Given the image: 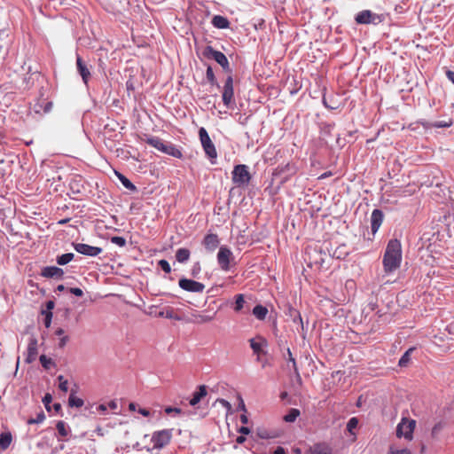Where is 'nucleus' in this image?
<instances>
[{"label":"nucleus","instance_id":"nucleus-33","mask_svg":"<svg viewBox=\"0 0 454 454\" xmlns=\"http://www.w3.org/2000/svg\"><path fill=\"white\" fill-rule=\"evenodd\" d=\"M116 175L125 188H127L129 191H136V189H137L136 186L132 184V182L129 178H127L125 176H123L121 173H116Z\"/></svg>","mask_w":454,"mask_h":454},{"label":"nucleus","instance_id":"nucleus-16","mask_svg":"<svg viewBox=\"0 0 454 454\" xmlns=\"http://www.w3.org/2000/svg\"><path fill=\"white\" fill-rule=\"evenodd\" d=\"M383 213L380 209H374L371 215V227L372 233H376L383 222Z\"/></svg>","mask_w":454,"mask_h":454},{"label":"nucleus","instance_id":"nucleus-64","mask_svg":"<svg viewBox=\"0 0 454 454\" xmlns=\"http://www.w3.org/2000/svg\"><path fill=\"white\" fill-rule=\"evenodd\" d=\"M64 290H65V286H64L63 285H59V286H57V291H59V292H62V291H64Z\"/></svg>","mask_w":454,"mask_h":454},{"label":"nucleus","instance_id":"nucleus-19","mask_svg":"<svg viewBox=\"0 0 454 454\" xmlns=\"http://www.w3.org/2000/svg\"><path fill=\"white\" fill-rule=\"evenodd\" d=\"M249 343L253 352L256 355H259L262 352V347L267 345L265 339L260 336L250 339Z\"/></svg>","mask_w":454,"mask_h":454},{"label":"nucleus","instance_id":"nucleus-32","mask_svg":"<svg viewBox=\"0 0 454 454\" xmlns=\"http://www.w3.org/2000/svg\"><path fill=\"white\" fill-rule=\"evenodd\" d=\"M299 416H300V411L298 409L292 408V409H290L288 413L284 416V420L286 422L292 423V422H294Z\"/></svg>","mask_w":454,"mask_h":454},{"label":"nucleus","instance_id":"nucleus-61","mask_svg":"<svg viewBox=\"0 0 454 454\" xmlns=\"http://www.w3.org/2000/svg\"><path fill=\"white\" fill-rule=\"evenodd\" d=\"M240 421L243 423V424H247L248 423V418L246 414H242L240 416Z\"/></svg>","mask_w":454,"mask_h":454},{"label":"nucleus","instance_id":"nucleus-42","mask_svg":"<svg viewBox=\"0 0 454 454\" xmlns=\"http://www.w3.org/2000/svg\"><path fill=\"white\" fill-rule=\"evenodd\" d=\"M387 454H412L410 450L404 448V449H395L393 446H391L388 450Z\"/></svg>","mask_w":454,"mask_h":454},{"label":"nucleus","instance_id":"nucleus-34","mask_svg":"<svg viewBox=\"0 0 454 454\" xmlns=\"http://www.w3.org/2000/svg\"><path fill=\"white\" fill-rule=\"evenodd\" d=\"M160 317H164L170 319H175L177 321L181 320V317L176 316L173 310V309L168 308L159 313Z\"/></svg>","mask_w":454,"mask_h":454},{"label":"nucleus","instance_id":"nucleus-25","mask_svg":"<svg viewBox=\"0 0 454 454\" xmlns=\"http://www.w3.org/2000/svg\"><path fill=\"white\" fill-rule=\"evenodd\" d=\"M268 314V309L262 305H256L253 309V315L259 320H264Z\"/></svg>","mask_w":454,"mask_h":454},{"label":"nucleus","instance_id":"nucleus-17","mask_svg":"<svg viewBox=\"0 0 454 454\" xmlns=\"http://www.w3.org/2000/svg\"><path fill=\"white\" fill-rule=\"evenodd\" d=\"M207 395V386L200 385L198 390L192 394V397L190 399L189 403L191 406L197 405L203 397Z\"/></svg>","mask_w":454,"mask_h":454},{"label":"nucleus","instance_id":"nucleus-44","mask_svg":"<svg viewBox=\"0 0 454 454\" xmlns=\"http://www.w3.org/2000/svg\"><path fill=\"white\" fill-rule=\"evenodd\" d=\"M158 264L164 272L169 273L171 271L170 264L167 260H160Z\"/></svg>","mask_w":454,"mask_h":454},{"label":"nucleus","instance_id":"nucleus-15","mask_svg":"<svg viewBox=\"0 0 454 454\" xmlns=\"http://www.w3.org/2000/svg\"><path fill=\"white\" fill-rule=\"evenodd\" d=\"M41 275L43 278H62L64 275V271L61 268L57 266H47L42 270Z\"/></svg>","mask_w":454,"mask_h":454},{"label":"nucleus","instance_id":"nucleus-47","mask_svg":"<svg viewBox=\"0 0 454 454\" xmlns=\"http://www.w3.org/2000/svg\"><path fill=\"white\" fill-rule=\"evenodd\" d=\"M286 352H287V356H288L287 359H288V361L290 363H292V367H293L294 371L295 372H298V368H297L296 361H295L294 357L293 356V354H292L290 348H287Z\"/></svg>","mask_w":454,"mask_h":454},{"label":"nucleus","instance_id":"nucleus-41","mask_svg":"<svg viewBox=\"0 0 454 454\" xmlns=\"http://www.w3.org/2000/svg\"><path fill=\"white\" fill-rule=\"evenodd\" d=\"M58 380H59V389L61 391H63V392H67V390H68V381H67V380H66L63 375H59L58 377Z\"/></svg>","mask_w":454,"mask_h":454},{"label":"nucleus","instance_id":"nucleus-28","mask_svg":"<svg viewBox=\"0 0 454 454\" xmlns=\"http://www.w3.org/2000/svg\"><path fill=\"white\" fill-rule=\"evenodd\" d=\"M12 434L10 432L0 434V448L6 450L12 443Z\"/></svg>","mask_w":454,"mask_h":454},{"label":"nucleus","instance_id":"nucleus-20","mask_svg":"<svg viewBox=\"0 0 454 454\" xmlns=\"http://www.w3.org/2000/svg\"><path fill=\"white\" fill-rule=\"evenodd\" d=\"M216 312H214L212 314H200V313H194L192 314V322L196 324H205L211 322L215 319Z\"/></svg>","mask_w":454,"mask_h":454},{"label":"nucleus","instance_id":"nucleus-31","mask_svg":"<svg viewBox=\"0 0 454 454\" xmlns=\"http://www.w3.org/2000/svg\"><path fill=\"white\" fill-rule=\"evenodd\" d=\"M56 428L58 430L59 434L62 437L67 436L70 432L67 425L62 420L57 422Z\"/></svg>","mask_w":454,"mask_h":454},{"label":"nucleus","instance_id":"nucleus-51","mask_svg":"<svg viewBox=\"0 0 454 454\" xmlns=\"http://www.w3.org/2000/svg\"><path fill=\"white\" fill-rule=\"evenodd\" d=\"M68 336H62L60 339H59V348H64L67 341H68Z\"/></svg>","mask_w":454,"mask_h":454},{"label":"nucleus","instance_id":"nucleus-54","mask_svg":"<svg viewBox=\"0 0 454 454\" xmlns=\"http://www.w3.org/2000/svg\"><path fill=\"white\" fill-rule=\"evenodd\" d=\"M200 270V263L197 262L196 264H194V266L192 268V276L195 277L199 273Z\"/></svg>","mask_w":454,"mask_h":454},{"label":"nucleus","instance_id":"nucleus-4","mask_svg":"<svg viewBox=\"0 0 454 454\" xmlns=\"http://www.w3.org/2000/svg\"><path fill=\"white\" fill-rule=\"evenodd\" d=\"M231 174L232 182L238 187L247 186L250 182L251 176L247 165L239 164L235 166Z\"/></svg>","mask_w":454,"mask_h":454},{"label":"nucleus","instance_id":"nucleus-49","mask_svg":"<svg viewBox=\"0 0 454 454\" xmlns=\"http://www.w3.org/2000/svg\"><path fill=\"white\" fill-rule=\"evenodd\" d=\"M69 292L72 294H74L75 296H78V297H81V296L83 295L82 290L81 288H79V287H72V288L69 289Z\"/></svg>","mask_w":454,"mask_h":454},{"label":"nucleus","instance_id":"nucleus-18","mask_svg":"<svg viewBox=\"0 0 454 454\" xmlns=\"http://www.w3.org/2000/svg\"><path fill=\"white\" fill-rule=\"evenodd\" d=\"M161 153L177 159H181L183 157L182 152L171 143H165L161 148Z\"/></svg>","mask_w":454,"mask_h":454},{"label":"nucleus","instance_id":"nucleus-39","mask_svg":"<svg viewBox=\"0 0 454 454\" xmlns=\"http://www.w3.org/2000/svg\"><path fill=\"white\" fill-rule=\"evenodd\" d=\"M39 359L42 366L46 370H49L54 364L52 359L47 357L45 355H41Z\"/></svg>","mask_w":454,"mask_h":454},{"label":"nucleus","instance_id":"nucleus-26","mask_svg":"<svg viewBox=\"0 0 454 454\" xmlns=\"http://www.w3.org/2000/svg\"><path fill=\"white\" fill-rule=\"evenodd\" d=\"M190 250L187 248H179L176 253V259L180 263L186 262L190 258Z\"/></svg>","mask_w":454,"mask_h":454},{"label":"nucleus","instance_id":"nucleus-2","mask_svg":"<svg viewBox=\"0 0 454 454\" xmlns=\"http://www.w3.org/2000/svg\"><path fill=\"white\" fill-rule=\"evenodd\" d=\"M416 425L415 419L403 417L396 427V437L399 439L403 438L409 442L412 441Z\"/></svg>","mask_w":454,"mask_h":454},{"label":"nucleus","instance_id":"nucleus-21","mask_svg":"<svg viewBox=\"0 0 454 454\" xmlns=\"http://www.w3.org/2000/svg\"><path fill=\"white\" fill-rule=\"evenodd\" d=\"M212 24L215 27L224 29L229 27L230 22L227 20V18L221 16V15H215L212 19Z\"/></svg>","mask_w":454,"mask_h":454},{"label":"nucleus","instance_id":"nucleus-24","mask_svg":"<svg viewBox=\"0 0 454 454\" xmlns=\"http://www.w3.org/2000/svg\"><path fill=\"white\" fill-rule=\"evenodd\" d=\"M146 144L154 147L158 151L161 152V148L164 145V141L158 137H147L145 138Z\"/></svg>","mask_w":454,"mask_h":454},{"label":"nucleus","instance_id":"nucleus-52","mask_svg":"<svg viewBox=\"0 0 454 454\" xmlns=\"http://www.w3.org/2000/svg\"><path fill=\"white\" fill-rule=\"evenodd\" d=\"M418 123L421 124L426 129L434 128L432 122H429V121H424V120L418 121Z\"/></svg>","mask_w":454,"mask_h":454},{"label":"nucleus","instance_id":"nucleus-11","mask_svg":"<svg viewBox=\"0 0 454 454\" xmlns=\"http://www.w3.org/2000/svg\"><path fill=\"white\" fill-rule=\"evenodd\" d=\"M74 250L82 254L95 257L102 252V248L98 247H93L84 243L74 244Z\"/></svg>","mask_w":454,"mask_h":454},{"label":"nucleus","instance_id":"nucleus-60","mask_svg":"<svg viewBox=\"0 0 454 454\" xmlns=\"http://www.w3.org/2000/svg\"><path fill=\"white\" fill-rule=\"evenodd\" d=\"M64 333H65V331H64V329H62V328H59V329H57V330L55 331V334H56L57 336H59V337L65 336V335H64Z\"/></svg>","mask_w":454,"mask_h":454},{"label":"nucleus","instance_id":"nucleus-8","mask_svg":"<svg viewBox=\"0 0 454 454\" xmlns=\"http://www.w3.org/2000/svg\"><path fill=\"white\" fill-rule=\"evenodd\" d=\"M223 103L227 108H231L234 105V88H233V78L229 75L224 82L223 90Z\"/></svg>","mask_w":454,"mask_h":454},{"label":"nucleus","instance_id":"nucleus-59","mask_svg":"<svg viewBox=\"0 0 454 454\" xmlns=\"http://www.w3.org/2000/svg\"><path fill=\"white\" fill-rule=\"evenodd\" d=\"M273 454H286V451L284 450V448L282 447H278L275 450H274V453Z\"/></svg>","mask_w":454,"mask_h":454},{"label":"nucleus","instance_id":"nucleus-13","mask_svg":"<svg viewBox=\"0 0 454 454\" xmlns=\"http://www.w3.org/2000/svg\"><path fill=\"white\" fill-rule=\"evenodd\" d=\"M219 244L220 239L218 236L213 233L207 234L202 241V245L204 246L205 249L209 253H213L217 248Z\"/></svg>","mask_w":454,"mask_h":454},{"label":"nucleus","instance_id":"nucleus-45","mask_svg":"<svg viewBox=\"0 0 454 454\" xmlns=\"http://www.w3.org/2000/svg\"><path fill=\"white\" fill-rule=\"evenodd\" d=\"M453 124L452 121L450 120L448 121H440L433 122L434 128H449Z\"/></svg>","mask_w":454,"mask_h":454},{"label":"nucleus","instance_id":"nucleus-7","mask_svg":"<svg viewBox=\"0 0 454 454\" xmlns=\"http://www.w3.org/2000/svg\"><path fill=\"white\" fill-rule=\"evenodd\" d=\"M355 20L358 24L378 25L384 20V16L382 14L374 13L369 10H364L358 12Z\"/></svg>","mask_w":454,"mask_h":454},{"label":"nucleus","instance_id":"nucleus-46","mask_svg":"<svg viewBox=\"0 0 454 454\" xmlns=\"http://www.w3.org/2000/svg\"><path fill=\"white\" fill-rule=\"evenodd\" d=\"M43 314L45 316V319H44L45 327L49 328L51 326V324L52 312L51 311L43 310Z\"/></svg>","mask_w":454,"mask_h":454},{"label":"nucleus","instance_id":"nucleus-9","mask_svg":"<svg viewBox=\"0 0 454 454\" xmlns=\"http://www.w3.org/2000/svg\"><path fill=\"white\" fill-rule=\"evenodd\" d=\"M233 258V254L230 248L223 246L219 248L217 253V262L223 270H229L231 260Z\"/></svg>","mask_w":454,"mask_h":454},{"label":"nucleus","instance_id":"nucleus-35","mask_svg":"<svg viewBox=\"0 0 454 454\" xmlns=\"http://www.w3.org/2000/svg\"><path fill=\"white\" fill-rule=\"evenodd\" d=\"M74 258L73 253L63 254L57 258V262L59 265H66L70 262Z\"/></svg>","mask_w":454,"mask_h":454},{"label":"nucleus","instance_id":"nucleus-48","mask_svg":"<svg viewBox=\"0 0 454 454\" xmlns=\"http://www.w3.org/2000/svg\"><path fill=\"white\" fill-rule=\"evenodd\" d=\"M165 412L167 414H171V413L180 414L182 412V410L180 408L168 406V407L165 408Z\"/></svg>","mask_w":454,"mask_h":454},{"label":"nucleus","instance_id":"nucleus-5","mask_svg":"<svg viewBox=\"0 0 454 454\" xmlns=\"http://www.w3.org/2000/svg\"><path fill=\"white\" fill-rule=\"evenodd\" d=\"M172 429H162L153 432L151 438L153 443V449L160 450L167 446L172 439Z\"/></svg>","mask_w":454,"mask_h":454},{"label":"nucleus","instance_id":"nucleus-43","mask_svg":"<svg viewBox=\"0 0 454 454\" xmlns=\"http://www.w3.org/2000/svg\"><path fill=\"white\" fill-rule=\"evenodd\" d=\"M111 242L121 247L126 245V239L123 237L114 236L111 238Z\"/></svg>","mask_w":454,"mask_h":454},{"label":"nucleus","instance_id":"nucleus-56","mask_svg":"<svg viewBox=\"0 0 454 454\" xmlns=\"http://www.w3.org/2000/svg\"><path fill=\"white\" fill-rule=\"evenodd\" d=\"M239 432L243 434H250L251 430L249 427H241L239 429Z\"/></svg>","mask_w":454,"mask_h":454},{"label":"nucleus","instance_id":"nucleus-29","mask_svg":"<svg viewBox=\"0 0 454 454\" xmlns=\"http://www.w3.org/2000/svg\"><path fill=\"white\" fill-rule=\"evenodd\" d=\"M415 350V348H410L408 350L404 352V354L401 356L398 364L401 367H406L411 361V355Z\"/></svg>","mask_w":454,"mask_h":454},{"label":"nucleus","instance_id":"nucleus-14","mask_svg":"<svg viewBox=\"0 0 454 454\" xmlns=\"http://www.w3.org/2000/svg\"><path fill=\"white\" fill-rule=\"evenodd\" d=\"M76 67L79 74L82 76V79L85 84L88 83L89 79L90 77V71L88 68L85 62L82 60L80 55L77 54L76 56Z\"/></svg>","mask_w":454,"mask_h":454},{"label":"nucleus","instance_id":"nucleus-27","mask_svg":"<svg viewBox=\"0 0 454 454\" xmlns=\"http://www.w3.org/2000/svg\"><path fill=\"white\" fill-rule=\"evenodd\" d=\"M309 454H332V450L326 444H317L310 450Z\"/></svg>","mask_w":454,"mask_h":454},{"label":"nucleus","instance_id":"nucleus-30","mask_svg":"<svg viewBox=\"0 0 454 454\" xmlns=\"http://www.w3.org/2000/svg\"><path fill=\"white\" fill-rule=\"evenodd\" d=\"M83 400L74 395V391L72 390L68 398V404L71 407L80 408L83 405Z\"/></svg>","mask_w":454,"mask_h":454},{"label":"nucleus","instance_id":"nucleus-6","mask_svg":"<svg viewBox=\"0 0 454 454\" xmlns=\"http://www.w3.org/2000/svg\"><path fill=\"white\" fill-rule=\"evenodd\" d=\"M204 56L207 59H214L224 71H231L229 60L222 51L215 50L212 46H207L204 51Z\"/></svg>","mask_w":454,"mask_h":454},{"label":"nucleus","instance_id":"nucleus-1","mask_svg":"<svg viewBox=\"0 0 454 454\" xmlns=\"http://www.w3.org/2000/svg\"><path fill=\"white\" fill-rule=\"evenodd\" d=\"M402 262V246L398 239H390L383 255V268L387 275L396 270Z\"/></svg>","mask_w":454,"mask_h":454},{"label":"nucleus","instance_id":"nucleus-23","mask_svg":"<svg viewBox=\"0 0 454 454\" xmlns=\"http://www.w3.org/2000/svg\"><path fill=\"white\" fill-rule=\"evenodd\" d=\"M445 427H446V423L444 421L441 420V421L436 422L431 429V433H430L431 437L434 440H437Z\"/></svg>","mask_w":454,"mask_h":454},{"label":"nucleus","instance_id":"nucleus-22","mask_svg":"<svg viewBox=\"0 0 454 454\" xmlns=\"http://www.w3.org/2000/svg\"><path fill=\"white\" fill-rule=\"evenodd\" d=\"M348 254H349V251L345 244H341V245L338 246L332 252L333 257L339 259V260L344 259Z\"/></svg>","mask_w":454,"mask_h":454},{"label":"nucleus","instance_id":"nucleus-36","mask_svg":"<svg viewBox=\"0 0 454 454\" xmlns=\"http://www.w3.org/2000/svg\"><path fill=\"white\" fill-rule=\"evenodd\" d=\"M244 304H245L244 295L242 294H237L235 296L234 310L236 312H239L243 309Z\"/></svg>","mask_w":454,"mask_h":454},{"label":"nucleus","instance_id":"nucleus-38","mask_svg":"<svg viewBox=\"0 0 454 454\" xmlns=\"http://www.w3.org/2000/svg\"><path fill=\"white\" fill-rule=\"evenodd\" d=\"M45 419V414L43 411H40L36 414L35 418H31L27 420V424H41Z\"/></svg>","mask_w":454,"mask_h":454},{"label":"nucleus","instance_id":"nucleus-3","mask_svg":"<svg viewBox=\"0 0 454 454\" xmlns=\"http://www.w3.org/2000/svg\"><path fill=\"white\" fill-rule=\"evenodd\" d=\"M199 137L206 155L208 157L211 163H215L217 158V152L205 128L201 127L199 129Z\"/></svg>","mask_w":454,"mask_h":454},{"label":"nucleus","instance_id":"nucleus-63","mask_svg":"<svg viewBox=\"0 0 454 454\" xmlns=\"http://www.w3.org/2000/svg\"><path fill=\"white\" fill-rule=\"evenodd\" d=\"M106 406L105 404H100L98 407V411H106Z\"/></svg>","mask_w":454,"mask_h":454},{"label":"nucleus","instance_id":"nucleus-40","mask_svg":"<svg viewBox=\"0 0 454 454\" xmlns=\"http://www.w3.org/2000/svg\"><path fill=\"white\" fill-rule=\"evenodd\" d=\"M357 425H358V419L356 417H353V418L349 419V420L347 423V430L350 434H354L353 430L356 428Z\"/></svg>","mask_w":454,"mask_h":454},{"label":"nucleus","instance_id":"nucleus-50","mask_svg":"<svg viewBox=\"0 0 454 454\" xmlns=\"http://www.w3.org/2000/svg\"><path fill=\"white\" fill-rule=\"evenodd\" d=\"M51 400H52V397H51V395L50 394H46L44 395V397L43 398V403H44V405H45L47 410H49L48 405L51 402Z\"/></svg>","mask_w":454,"mask_h":454},{"label":"nucleus","instance_id":"nucleus-57","mask_svg":"<svg viewBox=\"0 0 454 454\" xmlns=\"http://www.w3.org/2000/svg\"><path fill=\"white\" fill-rule=\"evenodd\" d=\"M54 301H48L46 303V311H51L54 308Z\"/></svg>","mask_w":454,"mask_h":454},{"label":"nucleus","instance_id":"nucleus-55","mask_svg":"<svg viewBox=\"0 0 454 454\" xmlns=\"http://www.w3.org/2000/svg\"><path fill=\"white\" fill-rule=\"evenodd\" d=\"M448 79L454 84V71L448 70L446 72Z\"/></svg>","mask_w":454,"mask_h":454},{"label":"nucleus","instance_id":"nucleus-53","mask_svg":"<svg viewBox=\"0 0 454 454\" xmlns=\"http://www.w3.org/2000/svg\"><path fill=\"white\" fill-rule=\"evenodd\" d=\"M218 402L223 406L225 407L227 410H231V403L226 401L225 399H219Z\"/></svg>","mask_w":454,"mask_h":454},{"label":"nucleus","instance_id":"nucleus-37","mask_svg":"<svg viewBox=\"0 0 454 454\" xmlns=\"http://www.w3.org/2000/svg\"><path fill=\"white\" fill-rule=\"evenodd\" d=\"M206 77L207 79V81L212 84V85H216V86H219L217 82H216V79H215V74H214V71H213V68L208 66L207 68V71H206Z\"/></svg>","mask_w":454,"mask_h":454},{"label":"nucleus","instance_id":"nucleus-10","mask_svg":"<svg viewBox=\"0 0 454 454\" xmlns=\"http://www.w3.org/2000/svg\"><path fill=\"white\" fill-rule=\"evenodd\" d=\"M180 288L191 293H202L205 289V285L189 278H180L178 281Z\"/></svg>","mask_w":454,"mask_h":454},{"label":"nucleus","instance_id":"nucleus-62","mask_svg":"<svg viewBox=\"0 0 454 454\" xmlns=\"http://www.w3.org/2000/svg\"><path fill=\"white\" fill-rule=\"evenodd\" d=\"M236 441H237L238 443H243L246 441V438H245V436L240 435V436L237 437Z\"/></svg>","mask_w":454,"mask_h":454},{"label":"nucleus","instance_id":"nucleus-12","mask_svg":"<svg viewBox=\"0 0 454 454\" xmlns=\"http://www.w3.org/2000/svg\"><path fill=\"white\" fill-rule=\"evenodd\" d=\"M38 355V341L35 336H31L28 340L25 362L31 364L35 361Z\"/></svg>","mask_w":454,"mask_h":454},{"label":"nucleus","instance_id":"nucleus-58","mask_svg":"<svg viewBox=\"0 0 454 454\" xmlns=\"http://www.w3.org/2000/svg\"><path fill=\"white\" fill-rule=\"evenodd\" d=\"M138 412L145 417H148L150 415V411L146 409H139Z\"/></svg>","mask_w":454,"mask_h":454}]
</instances>
